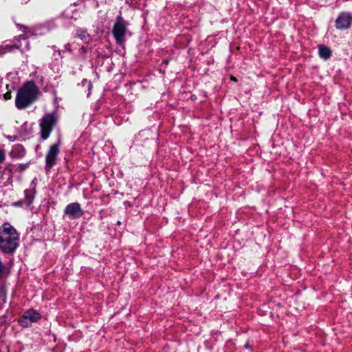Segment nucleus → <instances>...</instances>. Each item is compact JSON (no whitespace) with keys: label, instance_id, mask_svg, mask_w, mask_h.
<instances>
[{"label":"nucleus","instance_id":"f257e3e1","mask_svg":"<svg viewBox=\"0 0 352 352\" xmlns=\"http://www.w3.org/2000/svg\"><path fill=\"white\" fill-rule=\"evenodd\" d=\"M19 237L16 229L9 223L0 228V249L6 254H12L19 245Z\"/></svg>","mask_w":352,"mask_h":352},{"label":"nucleus","instance_id":"f03ea898","mask_svg":"<svg viewBox=\"0 0 352 352\" xmlns=\"http://www.w3.org/2000/svg\"><path fill=\"white\" fill-rule=\"evenodd\" d=\"M39 94V89L34 82H26L19 89L16 99V107L19 109H24L35 102Z\"/></svg>","mask_w":352,"mask_h":352},{"label":"nucleus","instance_id":"7ed1b4c3","mask_svg":"<svg viewBox=\"0 0 352 352\" xmlns=\"http://www.w3.org/2000/svg\"><path fill=\"white\" fill-rule=\"evenodd\" d=\"M57 118L55 113H47L40 120L41 138L46 140L56 125Z\"/></svg>","mask_w":352,"mask_h":352},{"label":"nucleus","instance_id":"20e7f679","mask_svg":"<svg viewBox=\"0 0 352 352\" xmlns=\"http://www.w3.org/2000/svg\"><path fill=\"white\" fill-rule=\"evenodd\" d=\"M126 22L123 19L121 15L116 17V22L113 28V34L117 43L122 44L124 42L125 34L126 32Z\"/></svg>","mask_w":352,"mask_h":352},{"label":"nucleus","instance_id":"39448f33","mask_svg":"<svg viewBox=\"0 0 352 352\" xmlns=\"http://www.w3.org/2000/svg\"><path fill=\"white\" fill-rule=\"evenodd\" d=\"M40 318L41 314L38 312L34 309H28L19 319V323L23 327H28L32 323L37 322Z\"/></svg>","mask_w":352,"mask_h":352},{"label":"nucleus","instance_id":"423d86ee","mask_svg":"<svg viewBox=\"0 0 352 352\" xmlns=\"http://www.w3.org/2000/svg\"><path fill=\"white\" fill-rule=\"evenodd\" d=\"M59 153V143H56L50 147L45 157V168L47 170H50L55 165Z\"/></svg>","mask_w":352,"mask_h":352},{"label":"nucleus","instance_id":"0eeeda50","mask_svg":"<svg viewBox=\"0 0 352 352\" xmlns=\"http://www.w3.org/2000/svg\"><path fill=\"white\" fill-rule=\"evenodd\" d=\"M352 23V14L341 12L336 20V27L339 30L348 29Z\"/></svg>","mask_w":352,"mask_h":352},{"label":"nucleus","instance_id":"6e6552de","mask_svg":"<svg viewBox=\"0 0 352 352\" xmlns=\"http://www.w3.org/2000/svg\"><path fill=\"white\" fill-rule=\"evenodd\" d=\"M65 214L68 215L70 219H78L80 217L84 211L81 208L80 204L74 202L68 204L65 208Z\"/></svg>","mask_w":352,"mask_h":352},{"label":"nucleus","instance_id":"1a4fd4ad","mask_svg":"<svg viewBox=\"0 0 352 352\" xmlns=\"http://www.w3.org/2000/svg\"><path fill=\"white\" fill-rule=\"evenodd\" d=\"M318 52L320 57L324 60L329 59L331 56V51L330 48L322 45H320L318 46Z\"/></svg>","mask_w":352,"mask_h":352},{"label":"nucleus","instance_id":"9d476101","mask_svg":"<svg viewBox=\"0 0 352 352\" xmlns=\"http://www.w3.org/2000/svg\"><path fill=\"white\" fill-rule=\"evenodd\" d=\"M19 41L18 43H14L13 45L9 46L10 48H16V49H21L23 47V45L21 42V40H23L25 44V47L28 50L29 49V43L27 41V38L24 35H20L19 36Z\"/></svg>","mask_w":352,"mask_h":352},{"label":"nucleus","instance_id":"9b49d317","mask_svg":"<svg viewBox=\"0 0 352 352\" xmlns=\"http://www.w3.org/2000/svg\"><path fill=\"white\" fill-rule=\"evenodd\" d=\"M76 35L82 41L88 43L90 40L89 34L86 30H79L77 31Z\"/></svg>","mask_w":352,"mask_h":352},{"label":"nucleus","instance_id":"f8f14e48","mask_svg":"<svg viewBox=\"0 0 352 352\" xmlns=\"http://www.w3.org/2000/svg\"><path fill=\"white\" fill-rule=\"evenodd\" d=\"M6 301V291L4 286L0 287V308Z\"/></svg>","mask_w":352,"mask_h":352},{"label":"nucleus","instance_id":"ddd939ff","mask_svg":"<svg viewBox=\"0 0 352 352\" xmlns=\"http://www.w3.org/2000/svg\"><path fill=\"white\" fill-rule=\"evenodd\" d=\"M6 159L5 152L0 149V164L3 162Z\"/></svg>","mask_w":352,"mask_h":352},{"label":"nucleus","instance_id":"4468645a","mask_svg":"<svg viewBox=\"0 0 352 352\" xmlns=\"http://www.w3.org/2000/svg\"><path fill=\"white\" fill-rule=\"evenodd\" d=\"M12 97L11 96V92L10 91H8L7 93H6L4 95H3V98L6 100H8L9 99H10Z\"/></svg>","mask_w":352,"mask_h":352},{"label":"nucleus","instance_id":"2eb2a0df","mask_svg":"<svg viewBox=\"0 0 352 352\" xmlns=\"http://www.w3.org/2000/svg\"><path fill=\"white\" fill-rule=\"evenodd\" d=\"M21 28H22V29H23V31L24 32H26V30H28V28H27V27H25V26H21Z\"/></svg>","mask_w":352,"mask_h":352},{"label":"nucleus","instance_id":"dca6fc26","mask_svg":"<svg viewBox=\"0 0 352 352\" xmlns=\"http://www.w3.org/2000/svg\"><path fill=\"white\" fill-rule=\"evenodd\" d=\"M17 148H22V146H21V145H19V146H17Z\"/></svg>","mask_w":352,"mask_h":352},{"label":"nucleus","instance_id":"f3484780","mask_svg":"<svg viewBox=\"0 0 352 352\" xmlns=\"http://www.w3.org/2000/svg\"><path fill=\"white\" fill-rule=\"evenodd\" d=\"M164 62L165 63V64H168V61L164 60Z\"/></svg>","mask_w":352,"mask_h":352}]
</instances>
